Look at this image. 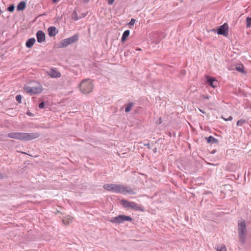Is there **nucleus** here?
I'll return each mask as SVG.
<instances>
[{"label": "nucleus", "instance_id": "72a5a7b5", "mask_svg": "<svg viewBox=\"0 0 251 251\" xmlns=\"http://www.w3.org/2000/svg\"><path fill=\"white\" fill-rule=\"evenodd\" d=\"M136 50H139V51H140V50H141V49L140 48H137V49H136Z\"/></svg>", "mask_w": 251, "mask_h": 251}, {"label": "nucleus", "instance_id": "4be33fe9", "mask_svg": "<svg viewBox=\"0 0 251 251\" xmlns=\"http://www.w3.org/2000/svg\"><path fill=\"white\" fill-rule=\"evenodd\" d=\"M72 18L75 21H77L79 19V17H78V14L76 11H74L72 13Z\"/></svg>", "mask_w": 251, "mask_h": 251}, {"label": "nucleus", "instance_id": "c9c22d12", "mask_svg": "<svg viewBox=\"0 0 251 251\" xmlns=\"http://www.w3.org/2000/svg\"><path fill=\"white\" fill-rule=\"evenodd\" d=\"M159 124H161L162 123V121H161V119H159Z\"/></svg>", "mask_w": 251, "mask_h": 251}, {"label": "nucleus", "instance_id": "f3484780", "mask_svg": "<svg viewBox=\"0 0 251 251\" xmlns=\"http://www.w3.org/2000/svg\"><path fill=\"white\" fill-rule=\"evenodd\" d=\"M26 6V4L25 3L22 1H21L17 5V9L19 11H22L23 10H24L25 7Z\"/></svg>", "mask_w": 251, "mask_h": 251}, {"label": "nucleus", "instance_id": "20e7f679", "mask_svg": "<svg viewBox=\"0 0 251 251\" xmlns=\"http://www.w3.org/2000/svg\"><path fill=\"white\" fill-rule=\"evenodd\" d=\"M238 232L240 241L245 242L247 235V228L245 221H239L238 222Z\"/></svg>", "mask_w": 251, "mask_h": 251}, {"label": "nucleus", "instance_id": "f03ea898", "mask_svg": "<svg viewBox=\"0 0 251 251\" xmlns=\"http://www.w3.org/2000/svg\"><path fill=\"white\" fill-rule=\"evenodd\" d=\"M93 81L89 78L83 79L79 85L80 91L84 94H88L91 93L93 91Z\"/></svg>", "mask_w": 251, "mask_h": 251}, {"label": "nucleus", "instance_id": "58836bf2", "mask_svg": "<svg viewBox=\"0 0 251 251\" xmlns=\"http://www.w3.org/2000/svg\"><path fill=\"white\" fill-rule=\"evenodd\" d=\"M1 174H0V178L1 177Z\"/></svg>", "mask_w": 251, "mask_h": 251}, {"label": "nucleus", "instance_id": "4468645a", "mask_svg": "<svg viewBox=\"0 0 251 251\" xmlns=\"http://www.w3.org/2000/svg\"><path fill=\"white\" fill-rule=\"evenodd\" d=\"M35 43V39L34 38L28 39L25 43L26 47L28 48H31Z\"/></svg>", "mask_w": 251, "mask_h": 251}, {"label": "nucleus", "instance_id": "f704fd0d", "mask_svg": "<svg viewBox=\"0 0 251 251\" xmlns=\"http://www.w3.org/2000/svg\"><path fill=\"white\" fill-rule=\"evenodd\" d=\"M58 0H53V3H56L57 1Z\"/></svg>", "mask_w": 251, "mask_h": 251}, {"label": "nucleus", "instance_id": "f8f14e48", "mask_svg": "<svg viewBox=\"0 0 251 251\" xmlns=\"http://www.w3.org/2000/svg\"><path fill=\"white\" fill-rule=\"evenodd\" d=\"M207 83L213 88H215L216 87L218 82L215 78L207 76Z\"/></svg>", "mask_w": 251, "mask_h": 251}, {"label": "nucleus", "instance_id": "473e14b6", "mask_svg": "<svg viewBox=\"0 0 251 251\" xmlns=\"http://www.w3.org/2000/svg\"><path fill=\"white\" fill-rule=\"evenodd\" d=\"M82 1L84 2H85V3H88L90 0H82Z\"/></svg>", "mask_w": 251, "mask_h": 251}, {"label": "nucleus", "instance_id": "2eb2a0df", "mask_svg": "<svg viewBox=\"0 0 251 251\" xmlns=\"http://www.w3.org/2000/svg\"><path fill=\"white\" fill-rule=\"evenodd\" d=\"M72 221L73 218L69 215L64 217V218L62 219V222L63 224L65 225L69 224L70 223L72 222Z\"/></svg>", "mask_w": 251, "mask_h": 251}, {"label": "nucleus", "instance_id": "cd10ccee", "mask_svg": "<svg viewBox=\"0 0 251 251\" xmlns=\"http://www.w3.org/2000/svg\"><path fill=\"white\" fill-rule=\"evenodd\" d=\"M135 20L134 19H132L131 20L130 22H129V24L131 25H133L135 24Z\"/></svg>", "mask_w": 251, "mask_h": 251}, {"label": "nucleus", "instance_id": "5701e85b", "mask_svg": "<svg viewBox=\"0 0 251 251\" xmlns=\"http://www.w3.org/2000/svg\"><path fill=\"white\" fill-rule=\"evenodd\" d=\"M247 122L245 120H244V119H241V120H238L237 122V126H242L243 124H244L245 123H246Z\"/></svg>", "mask_w": 251, "mask_h": 251}, {"label": "nucleus", "instance_id": "7ed1b4c3", "mask_svg": "<svg viewBox=\"0 0 251 251\" xmlns=\"http://www.w3.org/2000/svg\"><path fill=\"white\" fill-rule=\"evenodd\" d=\"M111 191L123 194H135L136 193L134 190L130 187L116 184H111Z\"/></svg>", "mask_w": 251, "mask_h": 251}, {"label": "nucleus", "instance_id": "aec40b11", "mask_svg": "<svg viewBox=\"0 0 251 251\" xmlns=\"http://www.w3.org/2000/svg\"><path fill=\"white\" fill-rule=\"evenodd\" d=\"M217 251H227V250L226 246L222 244L217 247Z\"/></svg>", "mask_w": 251, "mask_h": 251}, {"label": "nucleus", "instance_id": "a211bd4d", "mask_svg": "<svg viewBox=\"0 0 251 251\" xmlns=\"http://www.w3.org/2000/svg\"><path fill=\"white\" fill-rule=\"evenodd\" d=\"M129 33H130V32H129V30H126L124 31V32L123 34V36L122 37V39H121L122 42H125L126 40V39L129 35Z\"/></svg>", "mask_w": 251, "mask_h": 251}, {"label": "nucleus", "instance_id": "7c9ffc66", "mask_svg": "<svg viewBox=\"0 0 251 251\" xmlns=\"http://www.w3.org/2000/svg\"><path fill=\"white\" fill-rule=\"evenodd\" d=\"M109 187H110V186L109 185V184L108 185H104V188L105 189H107L108 190L109 189Z\"/></svg>", "mask_w": 251, "mask_h": 251}, {"label": "nucleus", "instance_id": "0eeeda50", "mask_svg": "<svg viewBox=\"0 0 251 251\" xmlns=\"http://www.w3.org/2000/svg\"><path fill=\"white\" fill-rule=\"evenodd\" d=\"M120 203L125 207L131 208L135 210H142L141 207L134 202L122 200Z\"/></svg>", "mask_w": 251, "mask_h": 251}, {"label": "nucleus", "instance_id": "bb28decb", "mask_svg": "<svg viewBox=\"0 0 251 251\" xmlns=\"http://www.w3.org/2000/svg\"><path fill=\"white\" fill-rule=\"evenodd\" d=\"M222 118L225 121H231L233 119L232 117L231 116H229L228 118H224L223 117H222Z\"/></svg>", "mask_w": 251, "mask_h": 251}, {"label": "nucleus", "instance_id": "6ab92c4d", "mask_svg": "<svg viewBox=\"0 0 251 251\" xmlns=\"http://www.w3.org/2000/svg\"><path fill=\"white\" fill-rule=\"evenodd\" d=\"M206 139L208 143H216L218 142V140L212 136H210L209 137L206 138Z\"/></svg>", "mask_w": 251, "mask_h": 251}, {"label": "nucleus", "instance_id": "b1692460", "mask_svg": "<svg viewBox=\"0 0 251 251\" xmlns=\"http://www.w3.org/2000/svg\"><path fill=\"white\" fill-rule=\"evenodd\" d=\"M251 25V18L248 17L247 18V26L250 27Z\"/></svg>", "mask_w": 251, "mask_h": 251}, {"label": "nucleus", "instance_id": "9d476101", "mask_svg": "<svg viewBox=\"0 0 251 251\" xmlns=\"http://www.w3.org/2000/svg\"><path fill=\"white\" fill-rule=\"evenodd\" d=\"M47 73L52 78H58L61 76V73L55 68H51L47 71Z\"/></svg>", "mask_w": 251, "mask_h": 251}, {"label": "nucleus", "instance_id": "9b49d317", "mask_svg": "<svg viewBox=\"0 0 251 251\" xmlns=\"http://www.w3.org/2000/svg\"><path fill=\"white\" fill-rule=\"evenodd\" d=\"M37 41L39 43H42L45 40V34L41 30L38 31L36 33Z\"/></svg>", "mask_w": 251, "mask_h": 251}, {"label": "nucleus", "instance_id": "f257e3e1", "mask_svg": "<svg viewBox=\"0 0 251 251\" xmlns=\"http://www.w3.org/2000/svg\"><path fill=\"white\" fill-rule=\"evenodd\" d=\"M7 136L10 138L27 141L37 138L39 136V134L38 133L11 132L9 133Z\"/></svg>", "mask_w": 251, "mask_h": 251}, {"label": "nucleus", "instance_id": "4c0bfd02", "mask_svg": "<svg viewBox=\"0 0 251 251\" xmlns=\"http://www.w3.org/2000/svg\"><path fill=\"white\" fill-rule=\"evenodd\" d=\"M107 1H108V3L110 4V0H107Z\"/></svg>", "mask_w": 251, "mask_h": 251}, {"label": "nucleus", "instance_id": "2f4dec72", "mask_svg": "<svg viewBox=\"0 0 251 251\" xmlns=\"http://www.w3.org/2000/svg\"><path fill=\"white\" fill-rule=\"evenodd\" d=\"M199 111H200L201 112V113H205L204 111L203 110H202V109H200V108H199Z\"/></svg>", "mask_w": 251, "mask_h": 251}, {"label": "nucleus", "instance_id": "ddd939ff", "mask_svg": "<svg viewBox=\"0 0 251 251\" xmlns=\"http://www.w3.org/2000/svg\"><path fill=\"white\" fill-rule=\"evenodd\" d=\"M48 31L49 35L51 37L54 36L58 32L56 27L54 26H50L49 27Z\"/></svg>", "mask_w": 251, "mask_h": 251}, {"label": "nucleus", "instance_id": "412c9836", "mask_svg": "<svg viewBox=\"0 0 251 251\" xmlns=\"http://www.w3.org/2000/svg\"><path fill=\"white\" fill-rule=\"evenodd\" d=\"M133 106V103H129L128 104H127L125 108V111L126 112H129L132 108Z\"/></svg>", "mask_w": 251, "mask_h": 251}, {"label": "nucleus", "instance_id": "a878e982", "mask_svg": "<svg viewBox=\"0 0 251 251\" xmlns=\"http://www.w3.org/2000/svg\"><path fill=\"white\" fill-rule=\"evenodd\" d=\"M14 8H15L14 6L13 5H12L10 6L9 7H8L7 9L9 12H13L14 10Z\"/></svg>", "mask_w": 251, "mask_h": 251}, {"label": "nucleus", "instance_id": "393cba45", "mask_svg": "<svg viewBox=\"0 0 251 251\" xmlns=\"http://www.w3.org/2000/svg\"><path fill=\"white\" fill-rule=\"evenodd\" d=\"M22 97L21 95H17L16 96V100L17 101L19 102V103H21L22 102Z\"/></svg>", "mask_w": 251, "mask_h": 251}, {"label": "nucleus", "instance_id": "6e6552de", "mask_svg": "<svg viewBox=\"0 0 251 251\" xmlns=\"http://www.w3.org/2000/svg\"><path fill=\"white\" fill-rule=\"evenodd\" d=\"M132 218L126 215H119L116 217L113 218L112 220H111V222L113 223H115L117 224H120L124 222L125 221H131Z\"/></svg>", "mask_w": 251, "mask_h": 251}, {"label": "nucleus", "instance_id": "39448f33", "mask_svg": "<svg viewBox=\"0 0 251 251\" xmlns=\"http://www.w3.org/2000/svg\"><path fill=\"white\" fill-rule=\"evenodd\" d=\"M24 90L32 95L40 93L43 90V88L40 84L38 83L35 86H25Z\"/></svg>", "mask_w": 251, "mask_h": 251}, {"label": "nucleus", "instance_id": "e433bc0d", "mask_svg": "<svg viewBox=\"0 0 251 251\" xmlns=\"http://www.w3.org/2000/svg\"><path fill=\"white\" fill-rule=\"evenodd\" d=\"M114 0H111V4L113 3V1H114Z\"/></svg>", "mask_w": 251, "mask_h": 251}, {"label": "nucleus", "instance_id": "423d86ee", "mask_svg": "<svg viewBox=\"0 0 251 251\" xmlns=\"http://www.w3.org/2000/svg\"><path fill=\"white\" fill-rule=\"evenodd\" d=\"M78 39V36L77 35H75L70 37V38H66L62 40L59 45V48H64L68 46L69 45L73 44L76 42Z\"/></svg>", "mask_w": 251, "mask_h": 251}, {"label": "nucleus", "instance_id": "c756f323", "mask_svg": "<svg viewBox=\"0 0 251 251\" xmlns=\"http://www.w3.org/2000/svg\"><path fill=\"white\" fill-rule=\"evenodd\" d=\"M201 98L203 99H206V100H208L209 99V97L207 96H205V95H202L201 96Z\"/></svg>", "mask_w": 251, "mask_h": 251}, {"label": "nucleus", "instance_id": "1a4fd4ad", "mask_svg": "<svg viewBox=\"0 0 251 251\" xmlns=\"http://www.w3.org/2000/svg\"><path fill=\"white\" fill-rule=\"evenodd\" d=\"M228 26L226 23L222 25L219 26L217 29V33L220 35L226 36L228 34Z\"/></svg>", "mask_w": 251, "mask_h": 251}, {"label": "nucleus", "instance_id": "dca6fc26", "mask_svg": "<svg viewBox=\"0 0 251 251\" xmlns=\"http://www.w3.org/2000/svg\"><path fill=\"white\" fill-rule=\"evenodd\" d=\"M235 69L236 70L239 72H241L242 73H246V72L244 70V66L243 64H237L236 67H235Z\"/></svg>", "mask_w": 251, "mask_h": 251}, {"label": "nucleus", "instance_id": "c85d7f7f", "mask_svg": "<svg viewBox=\"0 0 251 251\" xmlns=\"http://www.w3.org/2000/svg\"><path fill=\"white\" fill-rule=\"evenodd\" d=\"M44 102H41L39 104V107L40 108V109H42L43 108H44Z\"/></svg>", "mask_w": 251, "mask_h": 251}]
</instances>
